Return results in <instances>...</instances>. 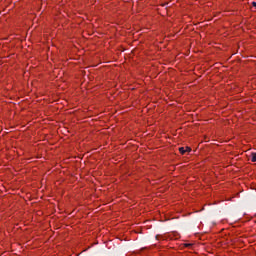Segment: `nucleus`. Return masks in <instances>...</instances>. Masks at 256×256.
I'll return each mask as SVG.
<instances>
[{
  "instance_id": "1",
  "label": "nucleus",
  "mask_w": 256,
  "mask_h": 256,
  "mask_svg": "<svg viewBox=\"0 0 256 256\" xmlns=\"http://www.w3.org/2000/svg\"><path fill=\"white\" fill-rule=\"evenodd\" d=\"M179 152L181 153V155H185L186 151L184 147H180L179 148Z\"/></svg>"
},
{
  "instance_id": "2",
  "label": "nucleus",
  "mask_w": 256,
  "mask_h": 256,
  "mask_svg": "<svg viewBox=\"0 0 256 256\" xmlns=\"http://www.w3.org/2000/svg\"><path fill=\"white\" fill-rule=\"evenodd\" d=\"M251 161L252 163L256 162V153H252Z\"/></svg>"
},
{
  "instance_id": "3",
  "label": "nucleus",
  "mask_w": 256,
  "mask_h": 256,
  "mask_svg": "<svg viewBox=\"0 0 256 256\" xmlns=\"http://www.w3.org/2000/svg\"><path fill=\"white\" fill-rule=\"evenodd\" d=\"M156 239H157V241H161V239H163V236L162 235H156Z\"/></svg>"
},
{
  "instance_id": "4",
  "label": "nucleus",
  "mask_w": 256,
  "mask_h": 256,
  "mask_svg": "<svg viewBox=\"0 0 256 256\" xmlns=\"http://www.w3.org/2000/svg\"><path fill=\"white\" fill-rule=\"evenodd\" d=\"M185 151L186 153H191V147H186Z\"/></svg>"
},
{
  "instance_id": "5",
  "label": "nucleus",
  "mask_w": 256,
  "mask_h": 256,
  "mask_svg": "<svg viewBox=\"0 0 256 256\" xmlns=\"http://www.w3.org/2000/svg\"><path fill=\"white\" fill-rule=\"evenodd\" d=\"M191 246V244H186V247H190Z\"/></svg>"
}]
</instances>
